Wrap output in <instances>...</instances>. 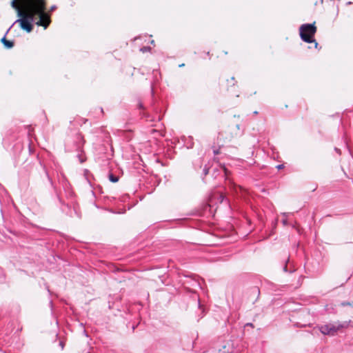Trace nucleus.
I'll list each match as a JSON object with an SVG mask.
<instances>
[{"mask_svg":"<svg viewBox=\"0 0 353 353\" xmlns=\"http://www.w3.org/2000/svg\"><path fill=\"white\" fill-rule=\"evenodd\" d=\"M85 141L83 137L80 133H75L72 139H68L65 143V147L69 151H81Z\"/></svg>","mask_w":353,"mask_h":353,"instance_id":"20e7f679","label":"nucleus"},{"mask_svg":"<svg viewBox=\"0 0 353 353\" xmlns=\"http://www.w3.org/2000/svg\"><path fill=\"white\" fill-rule=\"evenodd\" d=\"M150 43H151V44H154V40H152V41H150Z\"/></svg>","mask_w":353,"mask_h":353,"instance_id":"37998d69","label":"nucleus"},{"mask_svg":"<svg viewBox=\"0 0 353 353\" xmlns=\"http://www.w3.org/2000/svg\"><path fill=\"white\" fill-rule=\"evenodd\" d=\"M194 283H195V284H196V285H198V286H199V285H200V284H199L196 281H194Z\"/></svg>","mask_w":353,"mask_h":353,"instance_id":"58836bf2","label":"nucleus"},{"mask_svg":"<svg viewBox=\"0 0 353 353\" xmlns=\"http://www.w3.org/2000/svg\"><path fill=\"white\" fill-rule=\"evenodd\" d=\"M246 326H250V327H254L253 324L252 323H248L246 325Z\"/></svg>","mask_w":353,"mask_h":353,"instance_id":"cd10ccee","label":"nucleus"},{"mask_svg":"<svg viewBox=\"0 0 353 353\" xmlns=\"http://www.w3.org/2000/svg\"><path fill=\"white\" fill-rule=\"evenodd\" d=\"M240 127H241V125H240L239 124H237V125H236V128L238 130H240Z\"/></svg>","mask_w":353,"mask_h":353,"instance_id":"72a5a7b5","label":"nucleus"},{"mask_svg":"<svg viewBox=\"0 0 353 353\" xmlns=\"http://www.w3.org/2000/svg\"><path fill=\"white\" fill-rule=\"evenodd\" d=\"M349 326H351L353 327V321H351V323H350Z\"/></svg>","mask_w":353,"mask_h":353,"instance_id":"e433bc0d","label":"nucleus"},{"mask_svg":"<svg viewBox=\"0 0 353 353\" xmlns=\"http://www.w3.org/2000/svg\"><path fill=\"white\" fill-rule=\"evenodd\" d=\"M100 112L103 114V110L102 108H99Z\"/></svg>","mask_w":353,"mask_h":353,"instance_id":"473e14b6","label":"nucleus"},{"mask_svg":"<svg viewBox=\"0 0 353 353\" xmlns=\"http://www.w3.org/2000/svg\"><path fill=\"white\" fill-rule=\"evenodd\" d=\"M139 109H143V105L142 103H139Z\"/></svg>","mask_w":353,"mask_h":353,"instance_id":"a878e982","label":"nucleus"},{"mask_svg":"<svg viewBox=\"0 0 353 353\" xmlns=\"http://www.w3.org/2000/svg\"><path fill=\"white\" fill-rule=\"evenodd\" d=\"M289 261H290V259H289V258H288V259L285 262V264L283 267V270L285 272L292 273L295 271V269L294 268V267L291 266V265L289 267Z\"/></svg>","mask_w":353,"mask_h":353,"instance_id":"9d476101","label":"nucleus"},{"mask_svg":"<svg viewBox=\"0 0 353 353\" xmlns=\"http://www.w3.org/2000/svg\"><path fill=\"white\" fill-rule=\"evenodd\" d=\"M10 5L13 9H14L17 12V16H21L22 12H24V10H22L20 7L17 4V0H12Z\"/></svg>","mask_w":353,"mask_h":353,"instance_id":"1a4fd4ad","label":"nucleus"},{"mask_svg":"<svg viewBox=\"0 0 353 353\" xmlns=\"http://www.w3.org/2000/svg\"><path fill=\"white\" fill-rule=\"evenodd\" d=\"M150 50H151V48L150 46H143L140 48V51L142 52L143 53H145L147 52H150Z\"/></svg>","mask_w":353,"mask_h":353,"instance_id":"2eb2a0df","label":"nucleus"},{"mask_svg":"<svg viewBox=\"0 0 353 353\" xmlns=\"http://www.w3.org/2000/svg\"><path fill=\"white\" fill-rule=\"evenodd\" d=\"M334 150H335V151H336L338 154H341V150H340V149H339V148H334Z\"/></svg>","mask_w":353,"mask_h":353,"instance_id":"bb28decb","label":"nucleus"},{"mask_svg":"<svg viewBox=\"0 0 353 353\" xmlns=\"http://www.w3.org/2000/svg\"><path fill=\"white\" fill-rule=\"evenodd\" d=\"M316 32V27L314 23H304L299 28V34L301 40L307 43H314L315 48H316L319 43L314 39Z\"/></svg>","mask_w":353,"mask_h":353,"instance_id":"7ed1b4c3","label":"nucleus"},{"mask_svg":"<svg viewBox=\"0 0 353 353\" xmlns=\"http://www.w3.org/2000/svg\"><path fill=\"white\" fill-rule=\"evenodd\" d=\"M288 213H286V212H284V213H283V214H282V215H283V216H288Z\"/></svg>","mask_w":353,"mask_h":353,"instance_id":"f704fd0d","label":"nucleus"},{"mask_svg":"<svg viewBox=\"0 0 353 353\" xmlns=\"http://www.w3.org/2000/svg\"><path fill=\"white\" fill-rule=\"evenodd\" d=\"M11 27H10V28L7 30L6 33H8V32L10 30ZM6 35L5 34L1 39V42L3 44L4 47L7 49H10L12 48L13 46H14V41H11V40H8L6 39Z\"/></svg>","mask_w":353,"mask_h":353,"instance_id":"0eeeda50","label":"nucleus"},{"mask_svg":"<svg viewBox=\"0 0 353 353\" xmlns=\"http://www.w3.org/2000/svg\"><path fill=\"white\" fill-rule=\"evenodd\" d=\"M323 0H321V2H323Z\"/></svg>","mask_w":353,"mask_h":353,"instance_id":"de8ad7c7","label":"nucleus"},{"mask_svg":"<svg viewBox=\"0 0 353 353\" xmlns=\"http://www.w3.org/2000/svg\"><path fill=\"white\" fill-rule=\"evenodd\" d=\"M232 81V85H234L236 81H235L234 77H232L230 79Z\"/></svg>","mask_w":353,"mask_h":353,"instance_id":"5701e85b","label":"nucleus"},{"mask_svg":"<svg viewBox=\"0 0 353 353\" xmlns=\"http://www.w3.org/2000/svg\"><path fill=\"white\" fill-rule=\"evenodd\" d=\"M59 183L63 189H67V187H69L70 185V183H69L67 178L63 174H61V175L59 176Z\"/></svg>","mask_w":353,"mask_h":353,"instance_id":"6e6552de","label":"nucleus"},{"mask_svg":"<svg viewBox=\"0 0 353 353\" xmlns=\"http://www.w3.org/2000/svg\"><path fill=\"white\" fill-rule=\"evenodd\" d=\"M21 3L24 12L10 27L19 23L28 33L32 31L34 23L47 29L51 23V14L46 11V0H21Z\"/></svg>","mask_w":353,"mask_h":353,"instance_id":"f257e3e1","label":"nucleus"},{"mask_svg":"<svg viewBox=\"0 0 353 353\" xmlns=\"http://www.w3.org/2000/svg\"><path fill=\"white\" fill-rule=\"evenodd\" d=\"M43 170L48 181L50 182L51 186L56 192L57 196L61 204L60 208L61 211L69 216L72 217L74 215H76L77 216L80 217V215L78 213L77 204L74 201V192L72 190L71 185L69 187H67V189H63L65 198L70 202L65 203V201H63L62 192H57L54 182L52 181L51 177L50 176L48 172L46 169L45 166H43Z\"/></svg>","mask_w":353,"mask_h":353,"instance_id":"f03ea898","label":"nucleus"},{"mask_svg":"<svg viewBox=\"0 0 353 353\" xmlns=\"http://www.w3.org/2000/svg\"><path fill=\"white\" fill-rule=\"evenodd\" d=\"M104 200H105V201L108 200V201H110V202H112V201H114V200H116V198H115V197H114V196H104Z\"/></svg>","mask_w":353,"mask_h":353,"instance_id":"f3484780","label":"nucleus"},{"mask_svg":"<svg viewBox=\"0 0 353 353\" xmlns=\"http://www.w3.org/2000/svg\"><path fill=\"white\" fill-rule=\"evenodd\" d=\"M198 307H199V308H200V309H202V307H203V306H202V305L201 304V302H200V299H198Z\"/></svg>","mask_w":353,"mask_h":353,"instance_id":"4be33fe9","label":"nucleus"},{"mask_svg":"<svg viewBox=\"0 0 353 353\" xmlns=\"http://www.w3.org/2000/svg\"><path fill=\"white\" fill-rule=\"evenodd\" d=\"M278 170H281L284 168V165L283 164H279L278 165H276V167Z\"/></svg>","mask_w":353,"mask_h":353,"instance_id":"6ab92c4d","label":"nucleus"},{"mask_svg":"<svg viewBox=\"0 0 353 353\" xmlns=\"http://www.w3.org/2000/svg\"><path fill=\"white\" fill-rule=\"evenodd\" d=\"M150 92H151V96L153 98L154 97V92L153 84L152 83H150Z\"/></svg>","mask_w":353,"mask_h":353,"instance_id":"a211bd4d","label":"nucleus"},{"mask_svg":"<svg viewBox=\"0 0 353 353\" xmlns=\"http://www.w3.org/2000/svg\"><path fill=\"white\" fill-rule=\"evenodd\" d=\"M161 119V117H160V116H159V117H158V120H159V121H160Z\"/></svg>","mask_w":353,"mask_h":353,"instance_id":"c03bdc74","label":"nucleus"},{"mask_svg":"<svg viewBox=\"0 0 353 353\" xmlns=\"http://www.w3.org/2000/svg\"><path fill=\"white\" fill-rule=\"evenodd\" d=\"M209 172V168L205 165L203 169V175L206 176Z\"/></svg>","mask_w":353,"mask_h":353,"instance_id":"dca6fc26","label":"nucleus"},{"mask_svg":"<svg viewBox=\"0 0 353 353\" xmlns=\"http://www.w3.org/2000/svg\"><path fill=\"white\" fill-rule=\"evenodd\" d=\"M127 197H128V196H123L122 199H121V201H124Z\"/></svg>","mask_w":353,"mask_h":353,"instance_id":"c85d7f7f","label":"nucleus"},{"mask_svg":"<svg viewBox=\"0 0 353 353\" xmlns=\"http://www.w3.org/2000/svg\"><path fill=\"white\" fill-rule=\"evenodd\" d=\"M184 65H185V64H184V63H181V64H180L179 66L180 68H181V67H183Z\"/></svg>","mask_w":353,"mask_h":353,"instance_id":"ea45409f","label":"nucleus"},{"mask_svg":"<svg viewBox=\"0 0 353 353\" xmlns=\"http://www.w3.org/2000/svg\"><path fill=\"white\" fill-rule=\"evenodd\" d=\"M253 114H255V115H256V114H258V112H257V111H254V112H253Z\"/></svg>","mask_w":353,"mask_h":353,"instance_id":"79ce46f5","label":"nucleus"},{"mask_svg":"<svg viewBox=\"0 0 353 353\" xmlns=\"http://www.w3.org/2000/svg\"><path fill=\"white\" fill-rule=\"evenodd\" d=\"M93 205H94L96 208H99V206L96 204V203H95L94 201L93 202Z\"/></svg>","mask_w":353,"mask_h":353,"instance_id":"c9c22d12","label":"nucleus"},{"mask_svg":"<svg viewBox=\"0 0 353 353\" xmlns=\"http://www.w3.org/2000/svg\"><path fill=\"white\" fill-rule=\"evenodd\" d=\"M351 3H351L350 1H349V2L347 3V4H348V5H350Z\"/></svg>","mask_w":353,"mask_h":353,"instance_id":"49530a36","label":"nucleus"},{"mask_svg":"<svg viewBox=\"0 0 353 353\" xmlns=\"http://www.w3.org/2000/svg\"><path fill=\"white\" fill-rule=\"evenodd\" d=\"M56 9H57V6L54 5L50 7V11L52 12V11L55 10Z\"/></svg>","mask_w":353,"mask_h":353,"instance_id":"412c9836","label":"nucleus"},{"mask_svg":"<svg viewBox=\"0 0 353 353\" xmlns=\"http://www.w3.org/2000/svg\"><path fill=\"white\" fill-rule=\"evenodd\" d=\"M319 330L324 335H330L328 324L321 325L319 328Z\"/></svg>","mask_w":353,"mask_h":353,"instance_id":"9b49d317","label":"nucleus"},{"mask_svg":"<svg viewBox=\"0 0 353 353\" xmlns=\"http://www.w3.org/2000/svg\"><path fill=\"white\" fill-rule=\"evenodd\" d=\"M59 345L61 346V349L63 350L64 347V343L63 341H60Z\"/></svg>","mask_w":353,"mask_h":353,"instance_id":"b1692460","label":"nucleus"},{"mask_svg":"<svg viewBox=\"0 0 353 353\" xmlns=\"http://www.w3.org/2000/svg\"><path fill=\"white\" fill-rule=\"evenodd\" d=\"M351 321L350 320L343 322L338 321L333 323H329L330 335L334 336L339 330L348 327Z\"/></svg>","mask_w":353,"mask_h":353,"instance_id":"39448f33","label":"nucleus"},{"mask_svg":"<svg viewBox=\"0 0 353 353\" xmlns=\"http://www.w3.org/2000/svg\"><path fill=\"white\" fill-rule=\"evenodd\" d=\"M340 305L342 307L350 306L353 308V301H342L340 303Z\"/></svg>","mask_w":353,"mask_h":353,"instance_id":"4468645a","label":"nucleus"},{"mask_svg":"<svg viewBox=\"0 0 353 353\" xmlns=\"http://www.w3.org/2000/svg\"><path fill=\"white\" fill-rule=\"evenodd\" d=\"M220 198H221L222 199H223L224 196L223 195H220Z\"/></svg>","mask_w":353,"mask_h":353,"instance_id":"a18cd8bd","label":"nucleus"},{"mask_svg":"<svg viewBox=\"0 0 353 353\" xmlns=\"http://www.w3.org/2000/svg\"><path fill=\"white\" fill-rule=\"evenodd\" d=\"M214 154H219V150H214Z\"/></svg>","mask_w":353,"mask_h":353,"instance_id":"7c9ffc66","label":"nucleus"},{"mask_svg":"<svg viewBox=\"0 0 353 353\" xmlns=\"http://www.w3.org/2000/svg\"><path fill=\"white\" fill-rule=\"evenodd\" d=\"M49 303H50V305L51 308H52V306H53L52 301L50 300Z\"/></svg>","mask_w":353,"mask_h":353,"instance_id":"c756f323","label":"nucleus"},{"mask_svg":"<svg viewBox=\"0 0 353 353\" xmlns=\"http://www.w3.org/2000/svg\"><path fill=\"white\" fill-rule=\"evenodd\" d=\"M282 223H283L284 225H288V220H287L286 219H283V220H282Z\"/></svg>","mask_w":353,"mask_h":353,"instance_id":"aec40b11","label":"nucleus"},{"mask_svg":"<svg viewBox=\"0 0 353 353\" xmlns=\"http://www.w3.org/2000/svg\"><path fill=\"white\" fill-rule=\"evenodd\" d=\"M224 174L225 176V180L228 183V185L230 186V188L236 192H237L238 189L241 190V187L236 185L229 177L230 172L226 168H224Z\"/></svg>","mask_w":353,"mask_h":353,"instance_id":"423d86ee","label":"nucleus"},{"mask_svg":"<svg viewBox=\"0 0 353 353\" xmlns=\"http://www.w3.org/2000/svg\"><path fill=\"white\" fill-rule=\"evenodd\" d=\"M144 117L146 118V120H150V116L147 114H144ZM150 121H152V119H150Z\"/></svg>","mask_w":353,"mask_h":353,"instance_id":"393cba45","label":"nucleus"},{"mask_svg":"<svg viewBox=\"0 0 353 353\" xmlns=\"http://www.w3.org/2000/svg\"><path fill=\"white\" fill-rule=\"evenodd\" d=\"M109 212H110L112 213H116L113 210H109Z\"/></svg>","mask_w":353,"mask_h":353,"instance_id":"a19ab883","label":"nucleus"},{"mask_svg":"<svg viewBox=\"0 0 353 353\" xmlns=\"http://www.w3.org/2000/svg\"><path fill=\"white\" fill-rule=\"evenodd\" d=\"M91 192H92L93 197H95V194H94V191L92 190Z\"/></svg>","mask_w":353,"mask_h":353,"instance_id":"4c0bfd02","label":"nucleus"},{"mask_svg":"<svg viewBox=\"0 0 353 353\" xmlns=\"http://www.w3.org/2000/svg\"><path fill=\"white\" fill-rule=\"evenodd\" d=\"M108 179L112 183H117L119 181V177L111 172L108 174Z\"/></svg>","mask_w":353,"mask_h":353,"instance_id":"f8f14e48","label":"nucleus"},{"mask_svg":"<svg viewBox=\"0 0 353 353\" xmlns=\"http://www.w3.org/2000/svg\"><path fill=\"white\" fill-rule=\"evenodd\" d=\"M193 145H194V143H193V142L192 141V142H191V143L190 144V145H189V146H188V148H192V147H193Z\"/></svg>","mask_w":353,"mask_h":353,"instance_id":"2f4dec72","label":"nucleus"},{"mask_svg":"<svg viewBox=\"0 0 353 353\" xmlns=\"http://www.w3.org/2000/svg\"><path fill=\"white\" fill-rule=\"evenodd\" d=\"M251 292L253 294L256 295V301L259 299V296H260V290H259V288L258 287H253L251 289Z\"/></svg>","mask_w":353,"mask_h":353,"instance_id":"ddd939ff","label":"nucleus"}]
</instances>
